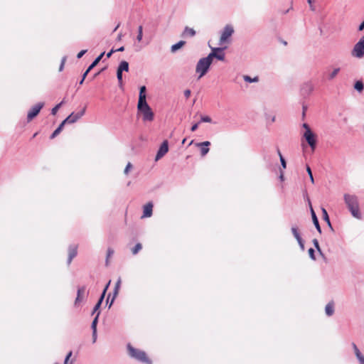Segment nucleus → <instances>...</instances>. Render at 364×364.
<instances>
[{
    "label": "nucleus",
    "mask_w": 364,
    "mask_h": 364,
    "mask_svg": "<svg viewBox=\"0 0 364 364\" xmlns=\"http://www.w3.org/2000/svg\"><path fill=\"white\" fill-rule=\"evenodd\" d=\"M344 200L352 215L355 218L360 219L361 214L359 210L357 196L354 195L345 194Z\"/></svg>",
    "instance_id": "1"
},
{
    "label": "nucleus",
    "mask_w": 364,
    "mask_h": 364,
    "mask_svg": "<svg viewBox=\"0 0 364 364\" xmlns=\"http://www.w3.org/2000/svg\"><path fill=\"white\" fill-rule=\"evenodd\" d=\"M129 355L135 360L145 363L152 364V361L147 357L145 351L134 348L131 344L127 345Z\"/></svg>",
    "instance_id": "2"
},
{
    "label": "nucleus",
    "mask_w": 364,
    "mask_h": 364,
    "mask_svg": "<svg viewBox=\"0 0 364 364\" xmlns=\"http://www.w3.org/2000/svg\"><path fill=\"white\" fill-rule=\"evenodd\" d=\"M213 63V60L210 58L209 55L205 58H200L196 67V72L199 73V78L204 76L209 70V68Z\"/></svg>",
    "instance_id": "3"
},
{
    "label": "nucleus",
    "mask_w": 364,
    "mask_h": 364,
    "mask_svg": "<svg viewBox=\"0 0 364 364\" xmlns=\"http://www.w3.org/2000/svg\"><path fill=\"white\" fill-rule=\"evenodd\" d=\"M138 112L142 114V119L144 122H151L154 119V114L146 101L137 104Z\"/></svg>",
    "instance_id": "4"
},
{
    "label": "nucleus",
    "mask_w": 364,
    "mask_h": 364,
    "mask_svg": "<svg viewBox=\"0 0 364 364\" xmlns=\"http://www.w3.org/2000/svg\"><path fill=\"white\" fill-rule=\"evenodd\" d=\"M351 55L358 59L364 57V36L354 45L351 50Z\"/></svg>",
    "instance_id": "5"
},
{
    "label": "nucleus",
    "mask_w": 364,
    "mask_h": 364,
    "mask_svg": "<svg viewBox=\"0 0 364 364\" xmlns=\"http://www.w3.org/2000/svg\"><path fill=\"white\" fill-rule=\"evenodd\" d=\"M303 138L306 140L312 151H314L317 145V136L316 134L313 132H304L303 133Z\"/></svg>",
    "instance_id": "6"
},
{
    "label": "nucleus",
    "mask_w": 364,
    "mask_h": 364,
    "mask_svg": "<svg viewBox=\"0 0 364 364\" xmlns=\"http://www.w3.org/2000/svg\"><path fill=\"white\" fill-rule=\"evenodd\" d=\"M85 110H86V106H85L81 111H80L77 113L72 112L68 117H67L62 122V123H64V125H65V124H73V123L76 122L78 119H80L85 114Z\"/></svg>",
    "instance_id": "7"
},
{
    "label": "nucleus",
    "mask_w": 364,
    "mask_h": 364,
    "mask_svg": "<svg viewBox=\"0 0 364 364\" xmlns=\"http://www.w3.org/2000/svg\"><path fill=\"white\" fill-rule=\"evenodd\" d=\"M234 28L231 25H226L221 33L220 38V44H222L228 41V39L233 34Z\"/></svg>",
    "instance_id": "8"
},
{
    "label": "nucleus",
    "mask_w": 364,
    "mask_h": 364,
    "mask_svg": "<svg viewBox=\"0 0 364 364\" xmlns=\"http://www.w3.org/2000/svg\"><path fill=\"white\" fill-rule=\"evenodd\" d=\"M43 106H44L43 102H38L36 105H34L31 109V110L28 112V115H27L28 121H31L34 117H36L40 112L41 109L43 107Z\"/></svg>",
    "instance_id": "9"
},
{
    "label": "nucleus",
    "mask_w": 364,
    "mask_h": 364,
    "mask_svg": "<svg viewBox=\"0 0 364 364\" xmlns=\"http://www.w3.org/2000/svg\"><path fill=\"white\" fill-rule=\"evenodd\" d=\"M314 87L311 82L307 81L304 82L301 87V95L304 97H308L314 90Z\"/></svg>",
    "instance_id": "10"
},
{
    "label": "nucleus",
    "mask_w": 364,
    "mask_h": 364,
    "mask_svg": "<svg viewBox=\"0 0 364 364\" xmlns=\"http://www.w3.org/2000/svg\"><path fill=\"white\" fill-rule=\"evenodd\" d=\"M168 151V142L167 140H164L162 144H161L156 157L155 161H159L160 159H161L167 152Z\"/></svg>",
    "instance_id": "11"
},
{
    "label": "nucleus",
    "mask_w": 364,
    "mask_h": 364,
    "mask_svg": "<svg viewBox=\"0 0 364 364\" xmlns=\"http://www.w3.org/2000/svg\"><path fill=\"white\" fill-rule=\"evenodd\" d=\"M85 294H86V287L85 286H82V287H80L77 288V296H76L75 302H74L75 306H77L80 304V303L82 301H83V299H85Z\"/></svg>",
    "instance_id": "12"
},
{
    "label": "nucleus",
    "mask_w": 364,
    "mask_h": 364,
    "mask_svg": "<svg viewBox=\"0 0 364 364\" xmlns=\"http://www.w3.org/2000/svg\"><path fill=\"white\" fill-rule=\"evenodd\" d=\"M77 254V246L75 245H70L68 248V264L69 265L74 257H76Z\"/></svg>",
    "instance_id": "13"
},
{
    "label": "nucleus",
    "mask_w": 364,
    "mask_h": 364,
    "mask_svg": "<svg viewBox=\"0 0 364 364\" xmlns=\"http://www.w3.org/2000/svg\"><path fill=\"white\" fill-rule=\"evenodd\" d=\"M309 205H310L311 215L313 223H314L316 229L317 230V231L321 234V226H320V224H319V222H318V218L316 216V214L314 212L313 208L311 207V202H310L309 200Z\"/></svg>",
    "instance_id": "14"
},
{
    "label": "nucleus",
    "mask_w": 364,
    "mask_h": 364,
    "mask_svg": "<svg viewBox=\"0 0 364 364\" xmlns=\"http://www.w3.org/2000/svg\"><path fill=\"white\" fill-rule=\"evenodd\" d=\"M153 213V203L149 202L144 206L143 215L141 218H149Z\"/></svg>",
    "instance_id": "15"
},
{
    "label": "nucleus",
    "mask_w": 364,
    "mask_h": 364,
    "mask_svg": "<svg viewBox=\"0 0 364 364\" xmlns=\"http://www.w3.org/2000/svg\"><path fill=\"white\" fill-rule=\"evenodd\" d=\"M341 71V68L339 67H336V68H333L332 69V70L331 72H329L327 75H326V79L328 81H332L336 77L337 75H338V73H340Z\"/></svg>",
    "instance_id": "16"
},
{
    "label": "nucleus",
    "mask_w": 364,
    "mask_h": 364,
    "mask_svg": "<svg viewBox=\"0 0 364 364\" xmlns=\"http://www.w3.org/2000/svg\"><path fill=\"white\" fill-rule=\"evenodd\" d=\"M196 31L192 28H189L188 26H186L184 28L183 31L181 33L182 38H188V37H193L196 36Z\"/></svg>",
    "instance_id": "17"
},
{
    "label": "nucleus",
    "mask_w": 364,
    "mask_h": 364,
    "mask_svg": "<svg viewBox=\"0 0 364 364\" xmlns=\"http://www.w3.org/2000/svg\"><path fill=\"white\" fill-rule=\"evenodd\" d=\"M105 297V292L102 291L97 304L95 305V306L93 308L92 315H94L96 312H98V311H100V308L103 302Z\"/></svg>",
    "instance_id": "18"
},
{
    "label": "nucleus",
    "mask_w": 364,
    "mask_h": 364,
    "mask_svg": "<svg viewBox=\"0 0 364 364\" xmlns=\"http://www.w3.org/2000/svg\"><path fill=\"white\" fill-rule=\"evenodd\" d=\"M146 86L143 85V86L140 87L138 103H141V102H144V101H146Z\"/></svg>",
    "instance_id": "19"
},
{
    "label": "nucleus",
    "mask_w": 364,
    "mask_h": 364,
    "mask_svg": "<svg viewBox=\"0 0 364 364\" xmlns=\"http://www.w3.org/2000/svg\"><path fill=\"white\" fill-rule=\"evenodd\" d=\"M105 52L101 53L95 60L94 61L88 66L87 71H91L102 60L103 56L105 55Z\"/></svg>",
    "instance_id": "20"
},
{
    "label": "nucleus",
    "mask_w": 364,
    "mask_h": 364,
    "mask_svg": "<svg viewBox=\"0 0 364 364\" xmlns=\"http://www.w3.org/2000/svg\"><path fill=\"white\" fill-rule=\"evenodd\" d=\"M117 70L123 73L124 71H129V63L126 60H122L119 63Z\"/></svg>",
    "instance_id": "21"
},
{
    "label": "nucleus",
    "mask_w": 364,
    "mask_h": 364,
    "mask_svg": "<svg viewBox=\"0 0 364 364\" xmlns=\"http://www.w3.org/2000/svg\"><path fill=\"white\" fill-rule=\"evenodd\" d=\"M208 55L213 61L214 58L221 61H224L225 58V54L224 51H221V53H217L216 55L214 53H209Z\"/></svg>",
    "instance_id": "22"
},
{
    "label": "nucleus",
    "mask_w": 364,
    "mask_h": 364,
    "mask_svg": "<svg viewBox=\"0 0 364 364\" xmlns=\"http://www.w3.org/2000/svg\"><path fill=\"white\" fill-rule=\"evenodd\" d=\"M186 44V42L184 41H180L178 43L173 44L171 47V52L174 53L179 49H181L182 47L184 46Z\"/></svg>",
    "instance_id": "23"
},
{
    "label": "nucleus",
    "mask_w": 364,
    "mask_h": 364,
    "mask_svg": "<svg viewBox=\"0 0 364 364\" xmlns=\"http://www.w3.org/2000/svg\"><path fill=\"white\" fill-rule=\"evenodd\" d=\"M326 314L328 316H331L334 313V304L333 301L329 302L325 308Z\"/></svg>",
    "instance_id": "24"
},
{
    "label": "nucleus",
    "mask_w": 364,
    "mask_h": 364,
    "mask_svg": "<svg viewBox=\"0 0 364 364\" xmlns=\"http://www.w3.org/2000/svg\"><path fill=\"white\" fill-rule=\"evenodd\" d=\"M322 213H323V220L326 222L328 226L330 228L331 231H333V228L332 227V225H331V223L328 214L325 208H322Z\"/></svg>",
    "instance_id": "25"
},
{
    "label": "nucleus",
    "mask_w": 364,
    "mask_h": 364,
    "mask_svg": "<svg viewBox=\"0 0 364 364\" xmlns=\"http://www.w3.org/2000/svg\"><path fill=\"white\" fill-rule=\"evenodd\" d=\"M353 87L358 92H362L364 90V83L362 80L355 81Z\"/></svg>",
    "instance_id": "26"
},
{
    "label": "nucleus",
    "mask_w": 364,
    "mask_h": 364,
    "mask_svg": "<svg viewBox=\"0 0 364 364\" xmlns=\"http://www.w3.org/2000/svg\"><path fill=\"white\" fill-rule=\"evenodd\" d=\"M64 127V123H60L58 127L52 133V134L50 136V139H53L55 138L63 130Z\"/></svg>",
    "instance_id": "27"
},
{
    "label": "nucleus",
    "mask_w": 364,
    "mask_h": 364,
    "mask_svg": "<svg viewBox=\"0 0 364 364\" xmlns=\"http://www.w3.org/2000/svg\"><path fill=\"white\" fill-rule=\"evenodd\" d=\"M95 314H96V316L92 322L91 328H92V330L97 331V323H98L99 316L100 315V311H98V312H96Z\"/></svg>",
    "instance_id": "28"
},
{
    "label": "nucleus",
    "mask_w": 364,
    "mask_h": 364,
    "mask_svg": "<svg viewBox=\"0 0 364 364\" xmlns=\"http://www.w3.org/2000/svg\"><path fill=\"white\" fill-rule=\"evenodd\" d=\"M114 253V251L112 248L111 247H109L107 249V257H106V260H105V265L106 266H108L109 265V257H111Z\"/></svg>",
    "instance_id": "29"
},
{
    "label": "nucleus",
    "mask_w": 364,
    "mask_h": 364,
    "mask_svg": "<svg viewBox=\"0 0 364 364\" xmlns=\"http://www.w3.org/2000/svg\"><path fill=\"white\" fill-rule=\"evenodd\" d=\"M117 80H118V83H119V87L120 88H122L123 87V75H122V73L117 70Z\"/></svg>",
    "instance_id": "30"
},
{
    "label": "nucleus",
    "mask_w": 364,
    "mask_h": 364,
    "mask_svg": "<svg viewBox=\"0 0 364 364\" xmlns=\"http://www.w3.org/2000/svg\"><path fill=\"white\" fill-rule=\"evenodd\" d=\"M244 80L247 82H258L259 78L258 77H251L249 75H244L243 76Z\"/></svg>",
    "instance_id": "31"
},
{
    "label": "nucleus",
    "mask_w": 364,
    "mask_h": 364,
    "mask_svg": "<svg viewBox=\"0 0 364 364\" xmlns=\"http://www.w3.org/2000/svg\"><path fill=\"white\" fill-rule=\"evenodd\" d=\"M64 100L56 105L54 107L51 109V114L55 115L58 109L60 108V107L63 105Z\"/></svg>",
    "instance_id": "32"
},
{
    "label": "nucleus",
    "mask_w": 364,
    "mask_h": 364,
    "mask_svg": "<svg viewBox=\"0 0 364 364\" xmlns=\"http://www.w3.org/2000/svg\"><path fill=\"white\" fill-rule=\"evenodd\" d=\"M142 249L141 243H137L132 249V252L133 255H136Z\"/></svg>",
    "instance_id": "33"
},
{
    "label": "nucleus",
    "mask_w": 364,
    "mask_h": 364,
    "mask_svg": "<svg viewBox=\"0 0 364 364\" xmlns=\"http://www.w3.org/2000/svg\"><path fill=\"white\" fill-rule=\"evenodd\" d=\"M352 346L353 348L355 356L357 358H359L360 357L363 356L362 353H360V350L358 348L357 346L353 343Z\"/></svg>",
    "instance_id": "34"
},
{
    "label": "nucleus",
    "mask_w": 364,
    "mask_h": 364,
    "mask_svg": "<svg viewBox=\"0 0 364 364\" xmlns=\"http://www.w3.org/2000/svg\"><path fill=\"white\" fill-rule=\"evenodd\" d=\"M143 38V27L142 26H139L138 28V35L136 36V40L138 41H141Z\"/></svg>",
    "instance_id": "35"
},
{
    "label": "nucleus",
    "mask_w": 364,
    "mask_h": 364,
    "mask_svg": "<svg viewBox=\"0 0 364 364\" xmlns=\"http://www.w3.org/2000/svg\"><path fill=\"white\" fill-rule=\"evenodd\" d=\"M225 48L218 47V48H211V52L210 53H214L216 55L217 53H221V51H224Z\"/></svg>",
    "instance_id": "36"
},
{
    "label": "nucleus",
    "mask_w": 364,
    "mask_h": 364,
    "mask_svg": "<svg viewBox=\"0 0 364 364\" xmlns=\"http://www.w3.org/2000/svg\"><path fill=\"white\" fill-rule=\"evenodd\" d=\"M306 171L308 173V175L309 176L311 182L312 183H314V176H313V173H312L311 169L310 166H308V165L306 166Z\"/></svg>",
    "instance_id": "37"
},
{
    "label": "nucleus",
    "mask_w": 364,
    "mask_h": 364,
    "mask_svg": "<svg viewBox=\"0 0 364 364\" xmlns=\"http://www.w3.org/2000/svg\"><path fill=\"white\" fill-rule=\"evenodd\" d=\"M201 122H212V119L209 116H201L200 117Z\"/></svg>",
    "instance_id": "38"
},
{
    "label": "nucleus",
    "mask_w": 364,
    "mask_h": 364,
    "mask_svg": "<svg viewBox=\"0 0 364 364\" xmlns=\"http://www.w3.org/2000/svg\"><path fill=\"white\" fill-rule=\"evenodd\" d=\"M309 257L311 259L316 260L315 251L313 248H309L308 250Z\"/></svg>",
    "instance_id": "39"
},
{
    "label": "nucleus",
    "mask_w": 364,
    "mask_h": 364,
    "mask_svg": "<svg viewBox=\"0 0 364 364\" xmlns=\"http://www.w3.org/2000/svg\"><path fill=\"white\" fill-rule=\"evenodd\" d=\"M200 147H201V149H200L201 156H204L209 152L210 149L208 147H205V146H200Z\"/></svg>",
    "instance_id": "40"
},
{
    "label": "nucleus",
    "mask_w": 364,
    "mask_h": 364,
    "mask_svg": "<svg viewBox=\"0 0 364 364\" xmlns=\"http://www.w3.org/2000/svg\"><path fill=\"white\" fill-rule=\"evenodd\" d=\"M291 230V232H292V235H294V237H296L300 234L299 231L298 230V228L296 226H292Z\"/></svg>",
    "instance_id": "41"
},
{
    "label": "nucleus",
    "mask_w": 364,
    "mask_h": 364,
    "mask_svg": "<svg viewBox=\"0 0 364 364\" xmlns=\"http://www.w3.org/2000/svg\"><path fill=\"white\" fill-rule=\"evenodd\" d=\"M66 59H67L66 56L63 57V58L61 60V63H60V67H59V71L60 72L63 70L64 65H65V61H66Z\"/></svg>",
    "instance_id": "42"
},
{
    "label": "nucleus",
    "mask_w": 364,
    "mask_h": 364,
    "mask_svg": "<svg viewBox=\"0 0 364 364\" xmlns=\"http://www.w3.org/2000/svg\"><path fill=\"white\" fill-rule=\"evenodd\" d=\"M90 71H87V69L85 70V72L82 74V79L79 82V85H82V83L85 81V79L86 78L87 75Z\"/></svg>",
    "instance_id": "43"
},
{
    "label": "nucleus",
    "mask_w": 364,
    "mask_h": 364,
    "mask_svg": "<svg viewBox=\"0 0 364 364\" xmlns=\"http://www.w3.org/2000/svg\"><path fill=\"white\" fill-rule=\"evenodd\" d=\"M279 159H280V162H281V165H282V168H287V162L282 155H280Z\"/></svg>",
    "instance_id": "44"
},
{
    "label": "nucleus",
    "mask_w": 364,
    "mask_h": 364,
    "mask_svg": "<svg viewBox=\"0 0 364 364\" xmlns=\"http://www.w3.org/2000/svg\"><path fill=\"white\" fill-rule=\"evenodd\" d=\"M196 145H197V146L208 147L210 145V142L208 141H205L203 142L198 143Z\"/></svg>",
    "instance_id": "45"
},
{
    "label": "nucleus",
    "mask_w": 364,
    "mask_h": 364,
    "mask_svg": "<svg viewBox=\"0 0 364 364\" xmlns=\"http://www.w3.org/2000/svg\"><path fill=\"white\" fill-rule=\"evenodd\" d=\"M117 294H118V292H117L116 291H113V296H112V299H111V301H110V304H109V306H108V308H109V309H110V308H111V306H112V305L113 304L114 301V299H115V298H116V296H117Z\"/></svg>",
    "instance_id": "46"
},
{
    "label": "nucleus",
    "mask_w": 364,
    "mask_h": 364,
    "mask_svg": "<svg viewBox=\"0 0 364 364\" xmlns=\"http://www.w3.org/2000/svg\"><path fill=\"white\" fill-rule=\"evenodd\" d=\"M72 356V351H70L67 355L65 356V360H64V364H70L68 363V361H69V359Z\"/></svg>",
    "instance_id": "47"
},
{
    "label": "nucleus",
    "mask_w": 364,
    "mask_h": 364,
    "mask_svg": "<svg viewBox=\"0 0 364 364\" xmlns=\"http://www.w3.org/2000/svg\"><path fill=\"white\" fill-rule=\"evenodd\" d=\"M132 167V164H131L130 162H129V163L127 164V166H126V167H125V168H124V173L125 174H127V173H129V169H130Z\"/></svg>",
    "instance_id": "48"
},
{
    "label": "nucleus",
    "mask_w": 364,
    "mask_h": 364,
    "mask_svg": "<svg viewBox=\"0 0 364 364\" xmlns=\"http://www.w3.org/2000/svg\"><path fill=\"white\" fill-rule=\"evenodd\" d=\"M312 242H313V244H314L315 248L316 249V250H319L320 245H319L318 240L314 239Z\"/></svg>",
    "instance_id": "49"
},
{
    "label": "nucleus",
    "mask_w": 364,
    "mask_h": 364,
    "mask_svg": "<svg viewBox=\"0 0 364 364\" xmlns=\"http://www.w3.org/2000/svg\"><path fill=\"white\" fill-rule=\"evenodd\" d=\"M307 110V106L305 105H303L302 106V119H304L306 117V112Z\"/></svg>",
    "instance_id": "50"
},
{
    "label": "nucleus",
    "mask_w": 364,
    "mask_h": 364,
    "mask_svg": "<svg viewBox=\"0 0 364 364\" xmlns=\"http://www.w3.org/2000/svg\"><path fill=\"white\" fill-rule=\"evenodd\" d=\"M87 50H82L81 51H80L77 55V58L78 59L81 58L86 53H87Z\"/></svg>",
    "instance_id": "51"
},
{
    "label": "nucleus",
    "mask_w": 364,
    "mask_h": 364,
    "mask_svg": "<svg viewBox=\"0 0 364 364\" xmlns=\"http://www.w3.org/2000/svg\"><path fill=\"white\" fill-rule=\"evenodd\" d=\"M302 127L305 129V131H304V132H307V131H309V132H311V131H312V130L311 129V128H310L309 125L307 123H304V124H302Z\"/></svg>",
    "instance_id": "52"
},
{
    "label": "nucleus",
    "mask_w": 364,
    "mask_h": 364,
    "mask_svg": "<svg viewBox=\"0 0 364 364\" xmlns=\"http://www.w3.org/2000/svg\"><path fill=\"white\" fill-rule=\"evenodd\" d=\"M97 331L92 330V343H95L97 341Z\"/></svg>",
    "instance_id": "53"
},
{
    "label": "nucleus",
    "mask_w": 364,
    "mask_h": 364,
    "mask_svg": "<svg viewBox=\"0 0 364 364\" xmlns=\"http://www.w3.org/2000/svg\"><path fill=\"white\" fill-rule=\"evenodd\" d=\"M198 124H199V122H197V123H195L194 124H193L191 128V132H195L198 129Z\"/></svg>",
    "instance_id": "54"
},
{
    "label": "nucleus",
    "mask_w": 364,
    "mask_h": 364,
    "mask_svg": "<svg viewBox=\"0 0 364 364\" xmlns=\"http://www.w3.org/2000/svg\"><path fill=\"white\" fill-rule=\"evenodd\" d=\"M311 11H315V6L313 5V0H307Z\"/></svg>",
    "instance_id": "55"
},
{
    "label": "nucleus",
    "mask_w": 364,
    "mask_h": 364,
    "mask_svg": "<svg viewBox=\"0 0 364 364\" xmlns=\"http://www.w3.org/2000/svg\"><path fill=\"white\" fill-rule=\"evenodd\" d=\"M191 94V90H188H188H186L184 91V96H185L186 98H188V97H190Z\"/></svg>",
    "instance_id": "56"
},
{
    "label": "nucleus",
    "mask_w": 364,
    "mask_h": 364,
    "mask_svg": "<svg viewBox=\"0 0 364 364\" xmlns=\"http://www.w3.org/2000/svg\"><path fill=\"white\" fill-rule=\"evenodd\" d=\"M364 29V20L361 22V23L359 25L358 28V31H362Z\"/></svg>",
    "instance_id": "57"
},
{
    "label": "nucleus",
    "mask_w": 364,
    "mask_h": 364,
    "mask_svg": "<svg viewBox=\"0 0 364 364\" xmlns=\"http://www.w3.org/2000/svg\"><path fill=\"white\" fill-rule=\"evenodd\" d=\"M114 53H115V50H114L113 48H112V49H111V50H110L107 53V58H109Z\"/></svg>",
    "instance_id": "58"
},
{
    "label": "nucleus",
    "mask_w": 364,
    "mask_h": 364,
    "mask_svg": "<svg viewBox=\"0 0 364 364\" xmlns=\"http://www.w3.org/2000/svg\"><path fill=\"white\" fill-rule=\"evenodd\" d=\"M121 282H122L121 278L119 277L118 280L117 281V282L115 284V287H114L120 288Z\"/></svg>",
    "instance_id": "59"
},
{
    "label": "nucleus",
    "mask_w": 364,
    "mask_h": 364,
    "mask_svg": "<svg viewBox=\"0 0 364 364\" xmlns=\"http://www.w3.org/2000/svg\"><path fill=\"white\" fill-rule=\"evenodd\" d=\"M300 248L302 250H304V240H302L301 242H298Z\"/></svg>",
    "instance_id": "60"
},
{
    "label": "nucleus",
    "mask_w": 364,
    "mask_h": 364,
    "mask_svg": "<svg viewBox=\"0 0 364 364\" xmlns=\"http://www.w3.org/2000/svg\"><path fill=\"white\" fill-rule=\"evenodd\" d=\"M294 237L297 240L298 242H301L303 240L301 237V235H300V234L298 235L297 236Z\"/></svg>",
    "instance_id": "61"
},
{
    "label": "nucleus",
    "mask_w": 364,
    "mask_h": 364,
    "mask_svg": "<svg viewBox=\"0 0 364 364\" xmlns=\"http://www.w3.org/2000/svg\"><path fill=\"white\" fill-rule=\"evenodd\" d=\"M110 282H111V281H109V282L106 284V286L105 287V288H104L102 291H105V293L107 292V289L109 288V286L110 284Z\"/></svg>",
    "instance_id": "62"
},
{
    "label": "nucleus",
    "mask_w": 364,
    "mask_h": 364,
    "mask_svg": "<svg viewBox=\"0 0 364 364\" xmlns=\"http://www.w3.org/2000/svg\"><path fill=\"white\" fill-rule=\"evenodd\" d=\"M360 364H364V356H361L359 358H358Z\"/></svg>",
    "instance_id": "63"
},
{
    "label": "nucleus",
    "mask_w": 364,
    "mask_h": 364,
    "mask_svg": "<svg viewBox=\"0 0 364 364\" xmlns=\"http://www.w3.org/2000/svg\"><path fill=\"white\" fill-rule=\"evenodd\" d=\"M124 50V46H121L120 48H119L117 50H115V52H122Z\"/></svg>",
    "instance_id": "64"
}]
</instances>
